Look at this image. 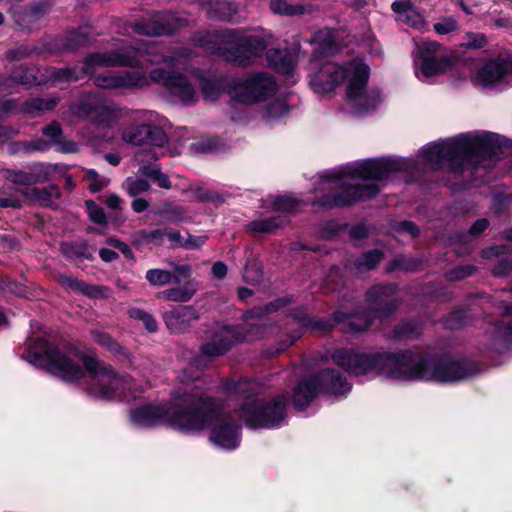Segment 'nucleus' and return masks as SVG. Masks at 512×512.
Returning a JSON list of instances; mask_svg holds the SVG:
<instances>
[{"instance_id":"obj_1","label":"nucleus","mask_w":512,"mask_h":512,"mask_svg":"<svg viewBox=\"0 0 512 512\" xmlns=\"http://www.w3.org/2000/svg\"><path fill=\"white\" fill-rule=\"evenodd\" d=\"M508 140L486 131L462 133L449 139L423 147L417 159L376 158L346 164L321 174L316 192L321 196V206H345L374 197L379 192V182L397 172L410 175L420 170H436L448 165L454 171L491 168L504 153Z\"/></svg>"},{"instance_id":"obj_2","label":"nucleus","mask_w":512,"mask_h":512,"mask_svg":"<svg viewBox=\"0 0 512 512\" xmlns=\"http://www.w3.org/2000/svg\"><path fill=\"white\" fill-rule=\"evenodd\" d=\"M190 53L179 49L171 54H160L154 45L122 48L110 53H95L88 56L81 68L59 69L53 73L54 81H77L83 74L92 75L94 84L103 89H143L152 83L161 84L175 103L191 105L197 101V92L191 82L180 74L156 68L145 71H123L100 73L105 67L128 66L140 68L144 62L164 64L171 69H184Z\"/></svg>"},{"instance_id":"obj_3","label":"nucleus","mask_w":512,"mask_h":512,"mask_svg":"<svg viewBox=\"0 0 512 512\" xmlns=\"http://www.w3.org/2000/svg\"><path fill=\"white\" fill-rule=\"evenodd\" d=\"M331 357L337 365L354 375L381 376L395 382L454 383L476 373L474 364L466 360L422 356L410 350L359 352L337 349Z\"/></svg>"},{"instance_id":"obj_4","label":"nucleus","mask_w":512,"mask_h":512,"mask_svg":"<svg viewBox=\"0 0 512 512\" xmlns=\"http://www.w3.org/2000/svg\"><path fill=\"white\" fill-rule=\"evenodd\" d=\"M26 359L34 366L45 368L65 381H78L87 372L89 392L101 399L118 398L151 386L146 383L143 387H137L130 376L116 373L110 365L94 357L81 356L74 350L61 352L42 338L28 342Z\"/></svg>"},{"instance_id":"obj_5","label":"nucleus","mask_w":512,"mask_h":512,"mask_svg":"<svg viewBox=\"0 0 512 512\" xmlns=\"http://www.w3.org/2000/svg\"><path fill=\"white\" fill-rule=\"evenodd\" d=\"M310 85L318 94L334 91L338 86L346 87V101L356 114L367 113L375 109L382 101L378 89H368L369 66L359 58L342 60L334 58L312 64Z\"/></svg>"},{"instance_id":"obj_6","label":"nucleus","mask_w":512,"mask_h":512,"mask_svg":"<svg viewBox=\"0 0 512 512\" xmlns=\"http://www.w3.org/2000/svg\"><path fill=\"white\" fill-rule=\"evenodd\" d=\"M270 39V33L262 29L225 30L199 34L195 43L208 53L217 54L235 65L246 66L261 56Z\"/></svg>"},{"instance_id":"obj_7","label":"nucleus","mask_w":512,"mask_h":512,"mask_svg":"<svg viewBox=\"0 0 512 512\" xmlns=\"http://www.w3.org/2000/svg\"><path fill=\"white\" fill-rule=\"evenodd\" d=\"M194 402V391L190 389L187 381L183 391L176 390L173 392L172 403L147 404L136 407L130 411V421L139 428L165 424L182 432L195 429L200 427L202 422L187 418L190 403Z\"/></svg>"},{"instance_id":"obj_8","label":"nucleus","mask_w":512,"mask_h":512,"mask_svg":"<svg viewBox=\"0 0 512 512\" xmlns=\"http://www.w3.org/2000/svg\"><path fill=\"white\" fill-rule=\"evenodd\" d=\"M194 395L195 402L190 403L187 418L198 420L202 424L198 428L183 432H197L209 428V440L214 446L224 450L237 448L240 444V426L229 414L222 412L213 400L203 398L196 391Z\"/></svg>"},{"instance_id":"obj_9","label":"nucleus","mask_w":512,"mask_h":512,"mask_svg":"<svg viewBox=\"0 0 512 512\" xmlns=\"http://www.w3.org/2000/svg\"><path fill=\"white\" fill-rule=\"evenodd\" d=\"M287 405L288 399L284 394L270 398L250 394L241 406L240 417L250 428H278L286 421Z\"/></svg>"},{"instance_id":"obj_10","label":"nucleus","mask_w":512,"mask_h":512,"mask_svg":"<svg viewBox=\"0 0 512 512\" xmlns=\"http://www.w3.org/2000/svg\"><path fill=\"white\" fill-rule=\"evenodd\" d=\"M278 91L275 78L268 72L247 74L233 81L229 88L231 99L239 104L253 105L270 101Z\"/></svg>"},{"instance_id":"obj_11","label":"nucleus","mask_w":512,"mask_h":512,"mask_svg":"<svg viewBox=\"0 0 512 512\" xmlns=\"http://www.w3.org/2000/svg\"><path fill=\"white\" fill-rule=\"evenodd\" d=\"M351 389L342 374L334 369H324L314 378L299 382L293 392V404L296 409H304L316 396L319 390L334 395H345Z\"/></svg>"},{"instance_id":"obj_12","label":"nucleus","mask_w":512,"mask_h":512,"mask_svg":"<svg viewBox=\"0 0 512 512\" xmlns=\"http://www.w3.org/2000/svg\"><path fill=\"white\" fill-rule=\"evenodd\" d=\"M414 73L421 82L430 83L452 67V59L444 54L435 41H420L414 51Z\"/></svg>"},{"instance_id":"obj_13","label":"nucleus","mask_w":512,"mask_h":512,"mask_svg":"<svg viewBox=\"0 0 512 512\" xmlns=\"http://www.w3.org/2000/svg\"><path fill=\"white\" fill-rule=\"evenodd\" d=\"M136 119L140 123L131 125L123 132L122 138L125 142L156 147H161L166 143L167 136L162 127L164 118L153 111L143 110L137 113Z\"/></svg>"},{"instance_id":"obj_14","label":"nucleus","mask_w":512,"mask_h":512,"mask_svg":"<svg viewBox=\"0 0 512 512\" xmlns=\"http://www.w3.org/2000/svg\"><path fill=\"white\" fill-rule=\"evenodd\" d=\"M70 113L77 119L89 118L97 125L112 127L122 116V110L113 102L102 99L98 94H87L70 107Z\"/></svg>"},{"instance_id":"obj_15","label":"nucleus","mask_w":512,"mask_h":512,"mask_svg":"<svg viewBox=\"0 0 512 512\" xmlns=\"http://www.w3.org/2000/svg\"><path fill=\"white\" fill-rule=\"evenodd\" d=\"M472 81L485 89H502L512 85V71L505 59H491L477 70Z\"/></svg>"},{"instance_id":"obj_16","label":"nucleus","mask_w":512,"mask_h":512,"mask_svg":"<svg viewBox=\"0 0 512 512\" xmlns=\"http://www.w3.org/2000/svg\"><path fill=\"white\" fill-rule=\"evenodd\" d=\"M259 336L258 332H250L240 337L232 327L222 326L213 333L208 342L201 346V353L208 357H217L226 353L234 342L253 340Z\"/></svg>"},{"instance_id":"obj_17","label":"nucleus","mask_w":512,"mask_h":512,"mask_svg":"<svg viewBox=\"0 0 512 512\" xmlns=\"http://www.w3.org/2000/svg\"><path fill=\"white\" fill-rule=\"evenodd\" d=\"M393 285L376 286L367 293V302L375 315L385 317L396 309Z\"/></svg>"},{"instance_id":"obj_18","label":"nucleus","mask_w":512,"mask_h":512,"mask_svg":"<svg viewBox=\"0 0 512 512\" xmlns=\"http://www.w3.org/2000/svg\"><path fill=\"white\" fill-rule=\"evenodd\" d=\"M198 318V313L192 306H181L164 315L166 326L173 332L186 330Z\"/></svg>"},{"instance_id":"obj_19","label":"nucleus","mask_w":512,"mask_h":512,"mask_svg":"<svg viewBox=\"0 0 512 512\" xmlns=\"http://www.w3.org/2000/svg\"><path fill=\"white\" fill-rule=\"evenodd\" d=\"M266 58L270 67L283 75L294 78L295 53L286 49H270L267 51ZM296 79H292L294 83Z\"/></svg>"},{"instance_id":"obj_20","label":"nucleus","mask_w":512,"mask_h":512,"mask_svg":"<svg viewBox=\"0 0 512 512\" xmlns=\"http://www.w3.org/2000/svg\"><path fill=\"white\" fill-rule=\"evenodd\" d=\"M176 26L166 23V16H156L149 21H140L135 25V31L142 35L158 36L170 34Z\"/></svg>"},{"instance_id":"obj_21","label":"nucleus","mask_w":512,"mask_h":512,"mask_svg":"<svg viewBox=\"0 0 512 512\" xmlns=\"http://www.w3.org/2000/svg\"><path fill=\"white\" fill-rule=\"evenodd\" d=\"M60 284L66 289L82 293L89 297H104L106 296L104 287L89 285L84 281L73 278L69 275H61L59 277Z\"/></svg>"},{"instance_id":"obj_22","label":"nucleus","mask_w":512,"mask_h":512,"mask_svg":"<svg viewBox=\"0 0 512 512\" xmlns=\"http://www.w3.org/2000/svg\"><path fill=\"white\" fill-rule=\"evenodd\" d=\"M333 321L335 324H347L348 331L355 332L364 331L368 329V327L371 324V319L366 314L355 313L353 315H350L343 311H336L333 314Z\"/></svg>"},{"instance_id":"obj_23","label":"nucleus","mask_w":512,"mask_h":512,"mask_svg":"<svg viewBox=\"0 0 512 512\" xmlns=\"http://www.w3.org/2000/svg\"><path fill=\"white\" fill-rule=\"evenodd\" d=\"M197 290V283L194 280H189L182 287H174L160 292L159 297L175 302H187Z\"/></svg>"},{"instance_id":"obj_24","label":"nucleus","mask_w":512,"mask_h":512,"mask_svg":"<svg viewBox=\"0 0 512 512\" xmlns=\"http://www.w3.org/2000/svg\"><path fill=\"white\" fill-rule=\"evenodd\" d=\"M22 194L27 196L32 201H38L43 205L52 206L55 201L60 197V190L56 185H50L46 188L39 189L33 187L22 191Z\"/></svg>"},{"instance_id":"obj_25","label":"nucleus","mask_w":512,"mask_h":512,"mask_svg":"<svg viewBox=\"0 0 512 512\" xmlns=\"http://www.w3.org/2000/svg\"><path fill=\"white\" fill-rule=\"evenodd\" d=\"M206 13L215 19L230 20L236 12V7L230 2L215 0L204 6Z\"/></svg>"},{"instance_id":"obj_26","label":"nucleus","mask_w":512,"mask_h":512,"mask_svg":"<svg viewBox=\"0 0 512 512\" xmlns=\"http://www.w3.org/2000/svg\"><path fill=\"white\" fill-rule=\"evenodd\" d=\"M308 43L316 45L315 50L321 54L331 53L335 47V32L331 29L319 30Z\"/></svg>"},{"instance_id":"obj_27","label":"nucleus","mask_w":512,"mask_h":512,"mask_svg":"<svg viewBox=\"0 0 512 512\" xmlns=\"http://www.w3.org/2000/svg\"><path fill=\"white\" fill-rule=\"evenodd\" d=\"M271 101L263 108L262 115L268 121L276 120L289 111V105L285 97H274Z\"/></svg>"},{"instance_id":"obj_28","label":"nucleus","mask_w":512,"mask_h":512,"mask_svg":"<svg viewBox=\"0 0 512 512\" xmlns=\"http://www.w3.org/2000/svg\"><path fill=\"white\" fill-rule=\"evenodd\" d=\"M287 222L285 216L279 215L267 219L254 220L248 224V230L256 233H271Z\"/></svg>"},{"instance_id":"obj_29","label":"nucleus","mask_w":512,"mask_h":512,"mask_svg":"<svg viewBox=\"0 0 512 512\" xmlns=\"http://www.w3.org/2000/svg\"><path fill=\"white\" fill-rule=\"evenodd\" d=\"M188 192L190 197L198 202L219 204L225 201V197L222 194L200 185L191 186Z\"/></svg>"},{"instance_id":"obj_30","label":"nucleus","mask_w":512,"mask_h":512,"mask_svg":"<svg viewBox=\"0 0 512 512\" xmlns=\"http://www.w3.org/2000/svg\"><path fill=\"white\" fill-rule=\"evenodd\" d=\"M275 212L290 213L298 207V201L289 196H271L265 201Z\"/></svg>"},{"instance_id":"obj_31","label":"nucleus","mask_w":512,"mask_h":512,"mask_svg":"<svg viewBox=\"0 0 512 512\" xmlns=\"http://www.w3.org/2000/svg\"><path fill=\"white\" fill-rule=\"evenodd\" d=\"M56 104L54 98H32L25 102L24 111L29 114L42 113L51 110Z\"/></svg>"},{"instance_id":"obj_32","label":"nucleus","mask_w":512,"mask_h":512,"mask_svg":"<svg viewBox=\"0 0 512 512\" xmlns=\"http://www.w3.org/2000/svg\"><path fill=\"white\" fill-rule=\"evenodd\" d=\"M138 173L142 176L153 179L161 188L169 189L171 187L168 176L161 173L159 167L156 165H143L141 168H139Z\"/></svg>"},{"instance_id":"obj_33","label":"nucleus","mask_w":512,"mask_h":512,"mask_svg":"<svg viewBox=\"0 0 512 512\" xmlns=\"http://www.w3.org/2000/svg\"><path fill=\"white\" fill-rule=\"evenodd\" d=\"M93 340L99 345L105 347L109 351L115 354H125L124 348L115 342L110 335L100 330H93L91 332Z\"/></svg>"},{"instance_id":"obj_34","label":"nucleus","mask_w":512,"mask_h":512,"mask_svg":"<svg viewBox=\"0 0 512 512\" xmlns=\"http://www.w3.org/2000/svg\"><path fill=\"white\" fill-rule=\"evenodd\" d=\"M270 9L275 14L294 16L300 15L304 12V7L301 5H292L285 0H272L270 2Z\"/></svg>"},{"instance_id":"obj_35","label":"nucleus","mask_w":512,"mask_h":512,"mask_svg":"<svg viewBox=\"0 0 512 512\" xmlns=\"http://www.w3.org/2000/svg\"><path fill=\"white\" fill-rule=\"evenodd\" d=\"M382 257L381 251L375 249L359 257L355 265L360 272L373 269L382 260Z\"/></svg>"},{"instance_id":"obj_36","label":"nucleus","mask_w":512,"mask_h":512,"mask_svg":"<svg viewBox=\"0 0 512 512\" xmlns=\"http://www.w3.org/2000/svg\"><path fill=\"white\" fill-rule=\"evenodd\" d=\"M146 279L153 286H164L172 282L173 274L163 269H150L146 272Z\"/></svg>"},{"instance_id":"obj_37","label":"nucleus","mask_w":512,"mask_h":512,"mask_svg":"<svg viewBox=\"0 0 512 512\" xmlns=\"http://www.w3.org/2000/svg\"><path fill=\"white\" fill-rule=\"evenodd\" d=\"M122 186L127 191V193L132 197H136L137 195L148 191L150 188L148 181L132 177H128L123 182Z\"/></svg>"},{"instance_id":"obj_38","label":"nucleus","mask_w":512,"mask_h":512,"mask_svg":"<svg viewBox=\"0 0 512 512\" xmlns=\"http://www.w3.org/2000/svg\"><path fill=\"white\" fill-rule=\"evenodd\" d=\"M202 95L206 100H216L222 91V85L219 81L203 79L200 82Z\"/></svg>"},{"instance_id":"obj_39","label":"nucleus","mask_w":512,"mask_h":512,"mask_svg":"<svg viewBox=\"0 0 512 512\" xmlns=\"http://www.w3.org/2000/svg\"><path fill=\"white\" fill-rule=\"evenodd\" d=\"M129 315L133 319L140 320L149 332L157 331V322L149 313L138 308H133L129 311Z\"/></svg>"},{"instance_id":"obj_40","label":"nucleus","mask_w":512,"mask_h":512,"mask_svg":"<svg viewBox=\"0 0 512 512\" xmlns=\"http://www.w3.org/2000/svg\"><path fill=\"white\" fill-rule=\"evenodd\" d=\"M262 272L260 266L254 259H249L246 262L243 277L247 282H258L261 279Z\"/></svg>"},{"instance_id":"obj_41","label":"nucleus","mask_w":512,"mask_h":512,"mask_svg":"<svg viewBox=\"0 0 512 512\" xmlns=\"http://www.w3.org/2000/svg\"><path fill=\"white\" fill-rule=\"evenodd\" d=\"M9 178L12 182L17 184L31 185L44 179L39 175L29 174L23 171H13L10 173Z\"/></svg>"},{"instance_id":"obj_42","label":"nucleus","mask_w":512,"mask_h":512,"mask_svg":"<svg viewBox=\"0 0 512 512\" xmlns=\"http://www.w3.org/2000/svg\"><path fill=\"white\" fill-rule=\"evenodd\" d=\"M157 159V154L151 148L141 149L134 156V161L139 165V168L143 165L150 166Z\"/></svg>"},{"instance_id":"obj_43","label":"nucleus","mask_w":512,"mask_h":512,"mask_svg":"<svg viewBox=\"0 0 512 512\" xmlns=\"http://www.w3.org/2000/svg\"><path fill=\"white\" fill-rule=\"evenodd\" d=\"M86 177L90 180L89 188L92 192H98L109 184V179L100 177L95 170H88Z\"/></svg>"},{"instance_id":"obj_44","label":"nucleus","mask_w":512,"mask_h":512,"mask_svg":"<svg viewBox=\"0 0 512 512\" xmlns=\"http://www.w3.org/2000/svg\"><path fill=\"white\" fill-rule=\"evenodd\" d=\"M391 9L403 20L408 14L415 9L410 0H396L392 3Z\"/></svg>"},{"instance_id":"obj_45","label":"nucleus","mask_w":512,"mask_h":512,"mask_svg":"<svg viewBox=\"0 0 512 512\" xmlns=\"http://www.w3.org/2000/svg\"><path fill=\"white\" fill-rule=\"evenodd\" d=\"M87 210L90 219L97 224H105L106 223V215L104 210L95 204L93 201L86 202Z\"/></svg>"},{"instance_id":"obj_46","label":"nucleus","mask_w":512,"mask_h":512,"mask_svg":"<svg viewBox=\"0 0 512 512\" xmlns=\"http://www.w3.org/2000/svg\"><path fill=\"white\" fill-rule=\"evenodd\" d=\"M206 240H207V237L204 235L194 236V235L187 234V236L184 237L183 242H181V247L186 248V249H198L204 245Z\"/></svg>"},{"instance_id":"obj_47","label":"nucleus","mask_w":512,"mask_h":512,"mask_svg":"<svg viewBox=\"0 0 512 512\" xmlns=\"http://www.w3.org/2000/svg\"><path fill=\"white\" fill-rule=\"evenodd\" d=\"M457 28V22L454 18L448 17L442 19L434 25V29L438 34H448Z\"/></svg>"},{"instance_id":"obj_48","label":"nucleus","mask_w":512,"mask_h":512,"mask_svg":"<svg viewBox=\"0 0 512 512\" xmlns=\"http://www.w3.org/2000/svg\"><path fill=\"white\" fill-rule=\"evenodd\" d=\"M402 21L417 30H422L426 26L423 16L417 12L416 9H414L411 14H408Z\"/></svg>"},{"instance_id":"obj_49","label":"nucleus","mask_w":512,"mask_h":512,"mask_svg":"<svg viewBox=\"0 0 512 512\" xmlns=\"http://www.w3.org/2000/svg\"><path fill=\"white\" fill-rule=\"evenodd\" d=\"M173 280L176 283H180L191 276V268L189 265H177L173 264Z\"/></svg>"},{"instance_id":"obj_50","label":"nucleus","mask_w":512,"mask_h":512,"mask_svg":"<svg viewBox=\"0 0 512 512\" xmlns=\"http://www.w3.org/2000/svg\"><path fill=\"white\" fill-rule=\"evenodd\" d=\"M486 43L487 41L483 34L471 33L467 35V42L465 43V45L468 48L478 49L484 47Z\"/></svg>"},{"instance_id":"obj_51","label":"nucleus","mask_w":512,"mask_h":512,"mask_svg":"<svg viewBox=\"0 0 512 512\" xmlns=\"http://www.w3.org/2000/svg\"><path fill=\"white\" fill-rule=\"evenodd\" d=\"M415 335H418V328L410 322L402 324L397 331L398 337L410 338Z\"/></svg>"},{"instance_id":"obj_52","label":"nucleus","mask_w":512,"mask_h":512,"mask_svg":"<svg viewBox=\"0 0 512 512\" xmlns=\"http://www.w3.org/2000/svg\"><path fill=\"white\" fill-rule=\"evenodd\" d=\"M472 267L470 266H463L459 267L457 269H454L448 273V278L450 280H460L467 276H470L472 274Z\"/></svg>"},{"instance_id":"obj_53","label":"nucleus","mask_w":512,"mask_h":512,"mask_svg":"<svg viewBox=\"0 0 512 512\" xmlns=\"http://www.w3.org/2000/svg\"><path fill=\"white\" fill-rule=\"evenodd\" d=\"M512 271V259H503L494 267V274L497 276H505Z\"/></svg>"},{"instance_id":"obj_54","label":"nucleus","mask_w":512,"mask_h":512,"mask_svg":"<svg viewBox=\"0 0 512 512\" xmlns=\"http://www.w3.org/2000/svg\"><path fill=\"white\" fill-rule=\"evenodd\" d=\"M145 238L150 243L160 245L165 240V229H156L145 235Z\"/></svg>"},{"instance_id":"obj_55","label":"nucleus","mask_w":512,"mask_h":512,"mask_svg":"<svg viewBox=\"0 0 512 512\" xmlns=\"http://www.w3.org/2000/svg\"><path fill=\"white\" fill-rule=\"evenodd\" d=\"M165 239H168L173 247H181L184 237L178 231L165 228Z\"/></svg>"},{"instance_id":"obj_56","label":"nucleus","mask_w":512,"mask_h":512,"mask_svg":"<svg viewBox=\"0 0 512 512\" xmlns=\"http://www.w3.org/2000/svg\"><path fill=\"white\" fill-rule=\"evenodd\" d=\"M184 210L180 207H171L165 211L166 219L170 222H179L183 219Z\"/></svg>"},{"instance_id":"obj_57","label":"nucleus","mask_w":512,"mask_h":512,"mask_svg":"<svg viewBox=\"0 0 512 512\" xmlns=\"http://www.w3.org/2000/svg\"><path fill=\"white\" fill-rule=\"evenodd\" d=\"M227 266L221 261L215 262L212 266L211 273L216 279H223L227 275Z\"/></svg>"},{"instance_id":"obj_58","label":"nucleus","mask_w":512,"mask_h":512,"mask_svg":"<svg viewBox=\"0 0 512 512\" xmlns=\"http://www.w3.org/2000/svg\"><path fill=\"white\" fill-rule=\"evenodd\" d=\"M21 206V201L19 197L17 196H10V197H0V207L6 208V207H13V208H19Z\"/></svg>"},{"instance_id":"obj_59","label":"nucleus","mask_w":512,"mask_h":512,"mask_svg":"<svg viewBox=\"0 0 512 512\" xmlns=\"http://www.w3.org/2000/svg\"><path fill=\"white\" fill-rule=\"evenodd\" d=\"M488 227L486 219L477 220L470 228L469 233L473 236H478Z\"/></svg>"},{"instance_id":"obj_60","label":"nucleus","mask_w":512,"mask_h":512,"mask_svg":"<svg viewBox=\"0 0 512 512\" xmlns=\"http://www.w3.org/2000/svg\"><path fill=\"white\" fill-rule=\"evenodd\" d=\"M43 134L51 139H55L61 134V128L59 124L53 123L43 129Z\"/></svg>"},{"instance_id":"obj_61","label":"nucleus","mask_w":512,"mask_h":512,"mask_svg":"<svg viewBox=\"0 0 512 512\" xmlns=\"http://www.w3.org/2000/svg\"><path fill=\"white\" fill-rule=\"evenodd\" d=\"M149 206V203L144 198H136L133 200L131 207L134 212L140 213L145 211Z\"/></svg>"},{"instance_id":"obj_62","label":"nucleus","mask_w":512,"mask_h":512,"mask_svg":"<svg viewBox=\"0 0 512 512\" xmlns=\"http://www.w3.org/2000/svg\"><path fill=\"white\" fill-rule=\"evenodd\" d=\"M400 230L410 234L413 237L418 235V229L415 226V224L412 222H408V221L402 222L400 224Z\"/></svg>"},{"instance_id":"obj_63","label":"nucleus","mask_w":512,"mask_h":512,"mask_svg":"<svg viewBox=\"0 0 512 512\" xmlns=\"http://www.w3.org/2000/svg\"><path fill=\"white\" fill-rule=\"evenodd\" d=\"M106 205L111 209H117L120 206L121 199L117 194H110L105 200Z\"/></svg>"},{"instance_id":"obj_64","label":"nucleus","mask_w":512,"mask_h":512,"mask_svg":"<svg viewBox=\"0 0 512 512\" xmlns=\"http://www.w3.org/2000/svg\"><path fill=\"white\" fill-rule=\"evenodd\" d=\"M99 254L105 262H111L118 257V254L115 251L105 248L101 249Z\"/></svg>"}]
</instances>
